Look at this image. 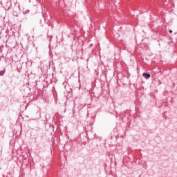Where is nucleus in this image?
I'll use <instances>...</instances> for the list:
<instances>
[{
  "mask_svg": "<svg viewBox=\"0 0 177 177\" xmlns=\"http://www.w3.org/2000/svg\"><path fill=\"white\" fill-rule=\"evenodd\" d=\"M29 39H30V36H28V41H29Z\"/></svg>",
  "mask_w": 177,
  "mask_h": 177,
  "instance_id": "3",
  "label": "nucleus"
},
{
  "mask_svg": "<svg viewBox=\"0 0 177 177\" xmlns=\"http://www.w3.org/2000/svg\"><path fill=\"white\" fill-rule=\"evenodd\" d=\"M5 74V71H0V75L2 76Z\"/></svg>",
  "mask_w": 177,
  "mask_h": 177,
  "instance_id": "2",
  "label": "nucleus"
},
{
  "mask_svg": "<svg viewBox=\"0 0 177 177\" xmlns=\"http://www.w3.org/2000/svg\"><path fill=\"white\" fill-rule=\"evenodd\" d=\"M169 32H172V30H169Z\"/></svg>",
  "mask_w": 177,
  "mask_h": 177,
  "instance_id": "4",
  "label": "nucleus"
},
{
  "mask_svg": "<svg viewBox=\"0 0 177 177\" xmlns=\"http://www.w3.org/2000/svg\"><path fill=\"white\" fill-rule=\"evenodd\" d=\"M143 77L145 78H146L147 80H149V78H150L151 75H150V73H144L142 74Z\"/></svg>",
  "mask_w": 177,
  "mask_h": 177,
  "instance_id": "1",
  "label": "nucleus"
}]
</instances>
